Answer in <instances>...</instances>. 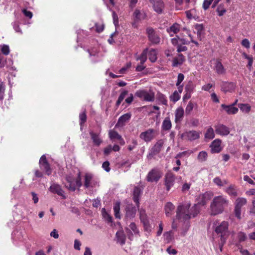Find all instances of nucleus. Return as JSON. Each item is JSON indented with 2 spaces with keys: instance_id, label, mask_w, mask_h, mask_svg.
I'll return each instance as SVG.
<instances>
[{
  "instance_id": "1",
  "label": "nucleus",
  "mask_w": 255,
  "mask_h": 255,
  "mask_svg": "<svg viewBox=\"0 0 255 255\" xmlns=\"http://www.w3.org/2000/svg\"><path fill=\"white\" fill-rule=\"evenodd\" d=\"M196 209L197 208H177L176 217L178 219L183 218L185 220L192 217H195L199 212Z\"/></svg>"
},
{
  "instance_id": "2",
  "label": "nucleus",
  "mask_w": 255,
  "mask_h": 255,
  "mask_svg": "<svg viewBox=\"0 0 255 255\" xmlns=\"http://www.w3.org/2000/svg\"><path fill=\"white\" fill-rule=\"evenodd\" d=\"M66 181L67 183L65 186L70 191H75L77 188H80L82 185L81 173L79 172L76 178L70 176L67 177Z\"/></svg>"
},
{
  "instance_id": "3",
  "label": "nucleus",
  "mask_w": 255,
  "mask_h": 255,
  "mask_svg": "<svg viewBox=\"0 0 255 255\" xmlns=\"http://www.w3.org/2000/svg\"><path fill=\"white\" fill-rule=\"evenodd\" d=\"M171 42L173 46L177 47V51L179 54H181V52L187 51L188 48L185 45L190 44V41L185 38H180L177 35L175 37L172 38Z\"/></svg>"
},
{
  "instance_id": "4",
  "label": "nucleus",
  "mask_w": 255,
  "mask_h": 255,
  "mask_svg": "<svg viewBox=\"0 0 255 255\" xmlns=\"http://www.w3.org/2000/svg\"><path fill=\"white\" fill-rule=\"evenodd\" d=\"M139 212L140 220L143 224L144 231L147 233L150 234L151 232L152 227L149 223L148 218L145 213V211L143 208H141Z\"/></svg>"
},
{
  "instance_id": "5",
  "label": "nucleus",
  "mask_w": 255,
  "mask_h": 255,
  "mask_svg": "<svg viewBox=\"0 0 255 255\" xmlns=\"http://www.w3.org/2000/svg\"><path fill=\"white\" fill-rule=\"evenodd\" d=\"M146 33L148 40L152 44H158L160 42V37L158 33L151 27L146 28Z\"/></svg>"
},
{
  "instance_id": "6",
  "label": "nucleus",
  "mask_w": 255,
  "mask_h": 255,
  "mask_svg": "<svg viewBox=\"0 0 255 255\" xmlns=\"http://www.w3.org/2000/svg\"><path fill=\"white\" fill-rule=\"evenodd\" d=\"M229 202V200L226 196L223 195L215 196L211 202V207H223L227 206Z\"/></svg>"
},
{
  "instance_id": "7",
  "label": "nucleus",
  "mask_w": 255,
  "mask_h": 255,
  "mask_svg": "<svg viewBox=\"0 0 255 255\" xmlns=\"http://www.w3.org/2000/svg\"><path fill=\"white\" fill-rule=\"evenodd\" d=\"M162 173L157 168L152 169L147 174L146 179L148 182H157L162 176Z\"/></svg>"
},
{
  "instance_id": "8",
  "label": "nucleus",
  "mask_w": 255,
  "mask_h": 255,
  "mask_svg": "<svg viewBox=\"0 0 255 255\" xmlns=\"http://www.w3.org/2000/svg\"><path fill=\"white\" fill-rule=\"evenodd\" d=\"M157 134L158 132L156 130L153 128H149L145 131L142 132L139 135V137L145 142H147L153 140Z\"/></svg>"
},
{
  "instance_id": "9",
  "label": "nucleus",
  "mask_w": 255,
  "mask_h": 255,
  "mask_svg": "<svg viewBox=\"0 0 255 255\" xmlns=\"http://www.w3.org/2000/svg\"><path fill=\"white\" fill-rule=\"evenodd\" d=\"M135 96L147 102H153L154 100L155 95L152 92L149 93L144 90H139L135 93Z\"/></svg>"
},
{
  "instance_id": "10",
  "label": "nucleus",
  "mask_w": 255,
  "mask_h": 255,
  "mask_svg": "<svg viewBox=\"0 0 255 255\" xmlns=\"http://www.w3.org/2000/svg\"><path fill=\"white\" fill-rule=\"evenodd\" d=\"M213 196L214 193L212 191H207L204 193L200 194L196 199L197 204L200 206H205Z\"/></svg>"
},
{
  "instance_id": "11",
  "label": "nucleus",
  "mask_w": 255,
  "mask_h": 255,
  "mask_svg": "<svg viewBox=\"0 0 255 255\" xmlns=\"http://www.w3.org/2000/svg\"><path fill=\"white\" fill-rule=\"evenodd\" d=\"M39 164L40 169L43 170L46 175L49 176L51 174L52 169L45 155H42L40 157L39 161Z\"/></svg>"
},
{
  "instance_id": "12",
  "label": "nucleus",
  "mask_w": 255,
  "mask_h": 255,
  "mask_svg": "<svg viewBox=\"0 0 255 255\" xmlns=\"http://www.w3.org/2000/svg\"><path fill=\"white\" fill-rule=\"evenodd\" d=\"M175 180V175L171 171L167 172L164 177L165 186L167 191H169L174 185Z\"/></svg>"
},
{
  "instance_id": "13",
  "label": "nucleus",
  "mask_w": 255,
  "mask_h": 255,
  "mask_svg": "<svg viewBox=\"0 0 255 255\" xmlns=\"http://www.w3.org/2000/svg\"><path fill=\"white\" fill-rule=\"evenodd\" d=\"M143 188L139 185L134 186L132 192V200L137 207L139 206V199L142 194Z\"/></svg>"
},
{
  "instance_id": "14",
  "label": "nucleus",
  "mask_w": 255,
  "mask_h": 255,
  "mask_svg": "<svg viewBox=\"0 0 255 255\" xmlns=\"http://www.w3.org/2000/svg\"><path fill=\"white\" fill-rule=\"evenodd\" d=\"M152 4L153 9L158 14L163 12L164 9V3L162 0H149Z\"/></svg>"
},
{
  "instance_id": "15",
  "label": "nucleus",
  "mask_w": 255,
  "mask_h": 255,
  "mask_svg": "<svg viewBox=\"0 0 255 255\" xmlns=\"http://www.w3.org/2000/svg\"><path fill=\"white\" fill-rule=\"evenodd\" d=\"M97 182L93 179L92 174L87 173L84 176V186L85 188H93L96 186Z\"/></svg>"
},
{
  "instance_id": "16",
  "label": "nucleus",
  "mask_w": 255,
  "mask_h": 255,
  "mask_svg": "<svg viewBox=\"0 0 255 255\" xmlns=\"http://www.w3.org/2000/svg\"><path fill=\"white\" fill-rule=\"evenodd\" d=\"M229 224L227 222L223 221L219 225L215 227V231L217 234L227 235L228 232Z\"/></svg>"
},
{
  "instance_id": "17",
  "label": "nucleus",
  "mask_w": 255,
  "mask_h": 255,
  "mask_svg": "<svg viewBox=\"0 0 255 255\" xmlns=\"http://www.w3.org/2000/svg\"><path fill=\"white\" fill-rule=\"evenodd\" d=\"M200 133L199 131L192 130L185 132L182 134V136L189 140L193 141L200 137Z\"/></svg>"
},
{
  "instance_id": "18",
  "label": "nucleus",
  "mask_w": 255,
  "mask_h": 255,
  "mask_svg": "<svg viewBox=\"0 0 255 255\" xmlns=\"http://www.w3.org/2000/svg\"><path fill=\"white\" fill-rule=\"evenodd\" d=\"M164 143V141L162 139L157 140V141L151 148L149 155H155L158 154L161 151Z\"/></svg>"
},
{
  "instance_id": "19",
  "label": "nucleus",
  "mask_w": 255,
  "mask_h": 255,
  "mask_svg": "<svg viewBox=\"0 0 255 255\" xmlns=\"http://www.w3.org/2000/svg\"><path fill=\"white\" fill-rule=\"evenodd\" d=\"M215 132L222 136L227 135L230 133L228 127L223 124H218L215 126Z\"/></svg>"
},
{
  "instance_id": "20",
  "label": "nucleus",
  "mask_w": 255,
  "mask_h": 255,
  "mask_svg": "<svg viewBox=\"0 0 255 255\" xmlns=\"http://www.w3.org/2000/svg\"><path fill=\"white\" fill-rule=\"evenodd\" d=\"M236 88V84L233 82H223L221 84V91L224 93L232 92Z\"/></svg>"
},
{
  "instance_id": "21",
  "label": "nucleus",
  "mask_w": 255,
  "mask_h": 255,
  "mask_svg": "<svg viewBox=\"0 0 255 255\" xmlns=\"http://www.w3.org/2000/svg\"><path fill=\"white\" fill-rule=\"evenodd\" d=\"M221 140L216 139L212 142L210 147L212 153H217L221 151L222 148L221 146Z\"/></svg>"
},
{
  "instance_id": "22",
  "label": "nucleus",
  "mask_w": 255,
  "mask_h": 255,
  "mask_svg": "<svg viewBox=\"0 0 255 255\" xmlns=\"http://www.w3.org/2000/svg\"><path fill=\"white\" fill-rule=\"evenodd\" d=\"M185 61V56L182 54H178L177 57H175L173 58L172 66L174 67L181 66Z\"/></svg>"
},
{
  "instance_id": "23",
  "label": "nucleus",
  "mask_w": 255,
  "mask_h": 255,
  "mask_svg": "<svg viewBox=\"0 0 255 255\" xmlns=\"http://www.w3.org/2000/svg\"><path fill=\"white\" fill-rule=\"evenodd\" d=\"M49 191L53 193L57 194L59 196L64 197L63 190L59 184H52L49 187Z\"/></svg>"
},
{
  "instance_id": "24",
  "label": "nucleus",
  "mask_w": 255,
  "mask_h": 255,
  "mask_svg": "<svg viewBox=\"0 0 255 255\" xmlns=\"http://www.w3.org/2000/svg\"><path fill=\"white\" fill-rule=\"evenodd\" d=\"M214 70L219 75H223L225 74L226 70L222 64L220 59H217L214 66Z\"/></svg>"
},
{
  "instance_id": "25",
  "label": "nucleus",
  "mask_w": 255,
  "mask_h": 255,
  "mask_svg": "<svg viewBox=\"0 0 255 255\" xmlns=\"http://www.w3.org/2000/svg\"><path fill=\"white\" fill-rule=\"evenodd\" d=\"M221 107L227 112L229 115H234L238 113L239 109L238 108L234 107L233 105H226L225 104H222Z\"/></svg>"
},
{
  "instance_id": "26",
  "label": "nucleus",
  "mask_w": 255,
  "mask_h": 255,
  "mask_svg": "<svg viewBox=\"0 0 255 255\" xmlns=\"http://www.w3.org/2000/svg\"><path fill=\"white\" fill-rule=\"evenodd\" d=\"M131 117V114L130 113H128L122 115L119 118L117 125L119 126H124L125 123L130 120Z\"/></svg>"
},
{
  "instance_id": "27",
  "label": "nucleus",
  "mask_w": 255,
  "mask_h": 255,
  "mask_svg": "<svg viewBox=\"0 0 255 255\" xmlns=\"http://www.w3.org/2000/svg\"><path fill=\"white\" fill-rule=\"evenodd\" d=\"M225 192L231 197H236L238 195V189L235 185H230Z\"/></svg>"
},
{
  "instance_id": "28",
  "label": "nucleus",
  "mask_w": 255,
  "mask_h": 255,
  "mask_svg": "<svg viewBox=\"0 0 255 255\" xmlns=\"http://www.w3.org/2000/svg\"><path fill=\"white\" fill-rule=\"evenodd\" d=\"M184 115V110L181 107L178 108L175 113V122L177 123L182 121Z\"/></svg>"
},
{
  "instance_id": "29",
  "label": "nucleus",
  "mask_w": 255,
  "mask_h": 255,
  "mask_svg": "<svg viewBox=\"0 0 255 255\" xmlns=\"http://www.w3.org/2000/svg\"><path fill=\"white\" fill-rule=\"evenodd\" d=\"M90 135L94 144L99 146L102 142V140L100 138L99 134L91 131L90 132Z\"/></svg>"
},
{
  "instance_id": "30",
  "label": "nucleus",
  "mask_w": 255,
  "mask_h": 255,
  "mask_svg": "<svg viewBox=\"0 0 255 255\" xmlns=\"http://www.w3.org/2000/svg\"><path fill=\"white\" fill-rule=\"evenodd\" d=\"M180 25L177 23H175L171 26L169 29H167V31L169 33L170 36H172L173 34H171V32H172L173 34H176L180 31Z\"/></svg>"
},
{
  "instance_id": "31",
  "label": "nucleus",
  "mask_w": 255,
  "mask_h": 255,
  "mask_svg": "<svg viewBox=\"0 0 255 255\" xmlns=\"http://www.w3.org/2000/svg\"><path fill=\"white\" fill-rule=\"evenodd\" d=\"M238 107L244 114H249L251 111V106L248 104H239Z\"/></svg>"
},
{
  "instance_id": "32",
  "label": "nucleus",
  "mask_w": 255,
  "mask_h": 255,
  "mask_svg": "<svg viewBox=\"0 0 255 255\" xmlns=\"http://www.w3.org/2000/svg\"><path fill=\"white\" fill-rule=\"evenodd\" d=\"M172 124L170 118L166 117L163 121L162 128L164 130H169L171 128Z\"/></svg>"
},
{
  "instance_id": "33",
  "label": "nucleus",
  "mask_w": 255,
  "mask_h": 255,
  "mask_svg": "<svg viewBox=\"0 0 255 255\" xmlns=\"http://www.w3.org/2000/svg\"><path fill=\"white\" fill-rule=\"evenodd\" d=\"M101 212L103 218L105 220V221L107 223H112V217L110 215H109V213L106 211V209L102 208Z\"/></svg>"
},
{
  "instance_id": "34",
  "label": "nucleus",
  "mask_w": 255,
  "mask_h": 255,
  "mask_svg": "<svg viewBox=\"0 0 255 255\" xmlns=\"http://www.w3.org/2000/svg\"><path fill=\"white\" fill-rule=\"evenodd\" d=\"M243 57L248 60V63L247 64V67L249 70H251L253 66L254 59L252 55H248L246 53L243 52L242 53Z\"/></svg>"
},
{
  "instance_id": "35",
  "label": "nucleus",
  "mask_w": 255,
  "mask_h": 255,
  "mask_svg": "<svg viewBox=\"0 0 255 255\" xmlns=\"http://www.w3.org/2000/svg\"><path fill=\"white\" fill-rule=\"evenodd\" d=\"M147 53L148 48L144 49L140 55L137 58V60H139L141 64H144L146 61Z\"/></svg>"
},
{
  "instance_id": "36",
  "label": "nucleus",
  "mask_w": 255,
  "mask_h": 255,
  "mask_svg": "<svg viewBox=\"0 0 255 255\" xmlns=\"http://www.w3.org/2000/svg\"><path fill=\"white\" fill-rule=\"evenodd\" d=\"M128 94V91L127 90H124L120 94L118 100L116 102V106L117 108H118L120 104H121L122 102L123 101V100L125 99V97Z\"/></svg>"
},
{
  "instance_id": "37",
  "label": "nucleus",
  "mask_w": 255,
  "mask_h": 255,
  "mask_svg": "<svg viewBox=\"0 0 255 255\" xmlns=\"http://www.w3.org/2000/svg\"><path fill=\"white\" fill-rule=\"evenodd\" d=\"M215 137V133L214 129L210 127L206 130L205 133V138L206 139H212Z\"/></svg>"
},
{
  "instance_id": "38",
  "label": "nucleus",
  "mask_w": 255,
  "mask_h": 255,
  "mask_svg": "<svg viewBox=\"0 0 255 255\" xmlns=\"http://www.w3.org/2000/svg\"><path fill=\"white\" fill-rule=\"evenodd\" d=\"M157 100L161 102L163 105H167V100L166 96L160 92H158L156 94Z\"/></svg>"
},
{
  "instance_id": "39",
  "label": "nucleus",
  "mask_w": 255,
  "mask_h": 255,
  "mask_svg": "<svg viewBox=\"0 0 255 255\" xmlns=\"http://www.w3.org/2000/svg\"><path fill=\"white\" fill-rule=\"evenodd\" d=\"M207 158L208 153L205 151H200L197 156V159L200 162L206 161L207 160Z\"/></svg>"
},
{
  "instance_id": "40",
  "label": "nucleus",
  "mask_w": 255,
  "mask_h": 255,
  "mask_svg": "<svg viewBox=\"0 0 255 255\" xmlns=\"http://www.w3.org/2000/svg\"><path fill=\"white\" fill-rule=\"evenodd\" d=\"M148 58L149 60L153 63L157 60V52L155 49H151L148 52Z\"/></svg>"
},
{
  "instance_id": "41",
  "label": "nucleus",
  "mask_w": 255,
  "mask_h": 255,
  "mask_svg": "<svg viewBox=\"0 0 255 255\" xmlns=\"http://www.w3.org/2000/svg\"><path fill=\"white\" fill-rule=\"evenodd\" d=\"M247 203V199L245 198H238L235 201V207H242Z\"/></svg>"
},
{
  "instance_id": "42",
  "label": "nucleus",
  "mask_w": 255,
  "mask_h": 255,
  "mask_svg": "<svg viewBox=\"0 0 255 255\" xmlns=\"http://www.w3.org/2000/svg\"><path fill=\"white\" fill-rule=\"evenodd\" d=\"M116 237L117 238L118 241L120 242L122 245L125 244L126 236L123 232H118L116 233Z\"/></svg>"
},
{
  "instance_id": "43",
  "label": "nucleus",
  "mask_w": 255,
  "mask_h": 255,
  "mask_svg": "<svg viewBox=\"0 0 255 255\" xmlns=\"http://www.w3.org/2000/svg\"><path fill=\"white\" fill-rule=\"evenodd\" d=\"M133 16L135 20L143 19L145 17V14L141 13L139 10L135 9L133 13Z\"/></svg>"
},
{
  "instance_id": "44",
  "label": "nucleus",
  "mask_w": 255,
  "mask_h": 255,
  "mask_svg": "<svg viewBox=\"0 0 255 255\" xmlns=\"http://www.w3.org/2000/svg\"><path fill=\"white\" fill-rule=\"evenodd\" d=\"M136 208H126V216L128 218H133L136 214Z\"/></svg>"
},
{
  "instance_id": "45",
  "label": "nucleus",
  "mask_w": 255,
  "mask_h": 255,
  "mask_svg": "<svg viewBox=\"0 0 255 255\" xmlns=\"http://www.w3.org/2000/svg\"><path fill=\"white\" fill-rule=\"evenodd\" d=\"M195 88L193 83L190 81H189L185 87V92H188L192 93Z\"/></svg>"
},
{
  "instance_id": "46",
  "label": "nucleus",
  "mask_w": 255,
  "mask_h": 255,
  "mask_svg": "<svg viewBox=\"0 0 255 255\" xmlns=\"http://www.w3.org/2000/svg\"><path fill=\"white\" fill-rule=\"evenodd\" d=\"M109 137L111 139H117L119 140L120 138H121V135L119 134V133L113 130H110L109 132Z\"/></svg>"
},
{
  "instance_id": "47",
  "label": "nucleus",
  "mask_w": 255,
  "mask_h": 255,
  "mask_svg": "<svg viewBox=\"0 0 255 255\" xmlns=\"http://www.w3.org/2000/svg\"><path fill=\"white\" fill-rule=\"evenodd\" d=\"M170 100L173 103H176L180 99V95L177 91H175L169 97Z\"/></svg>"
},
{
  "instance_id": "48",
  "label": "nucleus",
  "mask_w": 255,
  "mask_h": 255,
  "mask_svg": "<svg viewBox=\"0 0 255 255\" xmlns=\"http://www.w3.org/2000/svg\"><path fill=\"white\" fill-rule=\"evenodd\" d=\"M217 11L218 13L219 16H222L226 12V9L224 6V4H220L217 8Z\"/></svg>"
},
{
  "instance_id": "49",
  "label": "nucleus",
  "mask_w": 255,
  "mask_h": 255,
  "mask_svg": "<svg viewBox=\"0 0 255 255\" xmlns=\"http://www.w3.org/2000/svg\"><path fill=\"white\" fill-rule=\"evenodd\" d=\"M222 208H210V214L212 216H216L223 212Z\"/></svg>"
},
{
  "instance_id": "50",
  "label": "nucleus",
  "mask_w": 255,
  "mask_h": 255,
  "mask_svg": "<svg viewBox=\"0 0 255 255\" xmlns=\"http://www.w3.org/2000/svg\"><path fill=\"white\" fill-rule=\"evenodd\" d=\"M194 108V104L190 101L187 104L186 109H185V113L187 115H189L191 114Z\"/></svg>"
},
{
  "instance_id": "51",
  "label": "nucleus",
  "mask_w": 255,
  "mask_h": 255,
  "mask_svg": "<svg viewBox=\"0 0 255 255\" xmlns=\"http://www.w3.org/2000/svg\"><path fill=\"white\" fill-rule=\"evenodd\" d=\"M80 118V125L82 126L87 121V115L86 113V110H85L83 112L81 113L79 115Z\"/></svg>"
},
{
  "instance_id": "52",
  "label": "nucleus",
  "mask_w": 255,
  "mask_h": 255,
  "mask_svg": "<svg viewBox=\"0 0 255 255\" xmlns=\"http://www.w3.org/2000/svg\"><path fill=\"white\" fill-rule=\"evenodd\" d=\"M112 17L113 19V23L116 27L119 26V18L117 14L115 11H113L112 12Z\"/></svg>"
},
{
  "instance_id": "53",
  "label": "nucleus",
  "mask_w": 255,
  "mask_h": 255,
  "mask_svg": "<svg viewBox=\"0 0 255 255\" xmlns=\"http://www.w3.org/2000/svg\"><path fill=\"white\" fill-rule=\"evenodd\" d=\"M96 31L98 33L102 32L104 29V25L103 24L95 23Z\"/></svg>"
},
{
  "instance_id": "54",
  "label": "nucleus",
  "mask_w": 255,
  "mask_h": 255,
  "mask_svg": "<svg viewBox=\"0 0 255 255\" xmlns=\"http://www.w3.org/2000/svg\"><path fill=\"white\" fill-rule=\"evenodd\" d=\"M1 51L4 55H8L9 53V46L7 45H3L1 47Z\"/></svg>"
},
{
  "instance_id": "55",
  "label": "nucleus",
  "mask_w": 255,
  "mask_h": 255,
  "mask_svg": "<svg viewBox=\"0 0 255 255\" xmlns=\"http://www.w3.org/2000/svg\"><path fill=\"white\" fill-rule=\"evenodd\" d=\"M129 228L135 234H139V231L134 223H130Z\"/></svg>"
},
{
  "instance_id": "56",
  "label": "nucleus",
  "mask_w": 255,
  "mask_h": 255,
  "mask_svg": "<svg viewBox=\"0 0 255 255\" xmlns=\"http://www.w3.org/2000/svg\"><path fill=\"white\" fill-rule=\"evenodd\" d=\"M5 90L4 85L3 83H0V100H2L3 99V95Z\"/></svg>"
},
{
  "instance_id": "57",
  "label": "nucleus",
  "mask_w": 255,
  "mask_h": 255,
  "mask_svg": "<svg viewBox=\"0 0 255 255\" xmlns=\"http://www.w3.org/2000/svg\"><path fill=\"white\" fill-rule=\"evenodd\" d=\"M22 12L24 16L28 17V18L30 19L32 17L33 13L30 11H28L26 9L24 8L22 10Z\"/></svg>"
},
{
  "instance_id": "58",
  "label": "nucleus",
  "mask_w": 255,
  "mask_h": 255,
  "mask_svg": "<svg viewBox=\"0 0 255 255\" xmlns=\"http://www.w3.org/2000/svg\"><path fill=\"white\" fill-rule=\"evenodd\" d=\"M213 0H204L203 3V8L205 10L207 9Z\"/></svg>"
},
{
  "instance_id": "59",
  "label": "nucleus",
  "mask_w": 255,
  "mask_h": 255,
  "mask_svg": "<svg viewBox=\"0 0 255 255\" xmlns=\"http://www.w3.org/2000/svg\"><path fill=\"white\" fill-rule=\"evenodd\" d=\"M184 79V75L182 73H179L178 75L177 81L176 83V85L177 86H179L180 85V84L181 83V82L183 81Z\"/></svg>"
},
{
  "instance_id": "60",
  "label": "nucleus",
  "mask_w": 255,
  "mask_h": 255,
  "mask_svg": "<svg viewBox=\"0 0 255 255\" xmlns=\"http://www.w3.org/2000/svg\"><path fill=\"white\" fill-rule=\"evenodd\" d=\"M241 44L243 46L246 48H249L250 47V42L249 40L247 38L244 39L242 41Z\"/></svg>"
},
{
  "instance_id": "61",
  "label": "nucleus",
  "mask_w": 255,
  "mask_h": 255,
  "mask_svg": "<svg viewBox=\"0 0 255 255\" xmlns=\"http://www.w3.org/2000/svg\"><path fill=\"white\" fill-rule=\"evenodd\" d=\"M112 150V147L111 145H109L104 148V153L105 155H108Z\"/></svg>"
},
{
  "instance_id": "62",
  "label": "nucleus",
  "mask_w": 255,
  "mask_h": 255,
  "mask_svg": "<svg viewBox=\"0 0 255 255\" xmlns=\"http://www.w3.org/2000/svg\"><path fill=\"white\" fill-rule=\"evenodd\" d=\"M102 167L107 171L109 172L110 170V163L109 161H106L103 162Z\"/></svg>"
},
{
  "instance_id": "63",
  "label": "nucleus",
  "mask_w": 255,
  "mask_h": 255,
  "mask_svg": "<svg viewBox=\"0 0 255 255\" xmlns=\"http://www.w3.org/2000/svg\"><path fill=\"white\" fill-rule=\"evenodd\" d=\"M81 245V244L80 242L78 240H75L74 241V247L75 250L79 251L80 250Z\"/></svg>"
},
{
  "instance_id": "64",
  "label": "nucleus",
  "mask_w": 255,
  "mask_h": 255,
  "mask_svg": "<svg viewBox=\"0 0 255 255\" xmlns=\"http://www.w3.org/2000/svg\"><path fill=\"white\" fill-rule=\"evenodd\" d=\"M244 180L251 184L255 185V182L248 175H245L244 176Z\"/></svg>"
}]
</instances>
